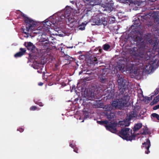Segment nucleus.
Segmentation results:
<instances>
[{
    "label": "nucleus",
    "mask_w": 159,
    "mask_h": 159,
    "mask_svg": "<svg viewBox=\"0 0 159 159\" xmlns=\"http://www.w3.org/2000/svg\"><path fill=\"white\" fill-rule=\"evenodd\" d=\"M131 42L132 44H135L137 47L126 48L124 51L126 55L120 58L121 60L125 62L126 70L130 72L134 66H138L140 64L143 65V61L140 60L139 57L144 58L145 60L148 59L150 57V52L142 42L141 37L136 36Z\"/></svg>",
    "instance_id": "obj_1"
},
{
    "label": "nucleus",
    "mask_w": 159,
    "mask_h": 159,
    "mask_svg": "<svg viewBox=\"0 0 159 159\" xmlns=\"http://www.w3.org/2000/svg\"><path fill=\"white\" fill-rule=\"evenodd\" d=\"M115 120H104L97 121L98 124L104 125L106 129L113 133L117 132V126L125 128L129 126L130 125L131 120H123L118 122L115 121Z\"/></svg>",
    "instance_id": "obj_2"
},
{
    "label": "nucleus",
    "mask_w": 159,
    "mask_h": 159,
    "mask_svg": "<svg viewBox=\"0 0 159 159\" xmlns=\"http://www.w3.org/2000/svg\"><path fill=\"white\" fill-rule=\"evenodd\" d=\"M21 16L24 19L25 23V28L21 27V30L23 33L28 36L29 33L30 34L35 30L37 23L32 19L27 17L23 13H21Z\"/></svg>",
    "instance_id": "obj_3"
},
{
    "label": "nucleus",
    "mask_w": 159,
    "mask_h": 159,
    "mask_svg": "<svg viewBox=\"0 0 159 159\" xmlns=\"http://www.w3.org/2000/svg\"><path fill=\"white\" fill-rule=\"evenodd\" d=\"M117 81L118 83L119 93L118 96L123 95L125 93H127L128 90V85L127 81L124 78L122 75L118 74L117 75Z\"/></svg>",
    "instance_id": "obj_4"
},
{
    "label": "nucleus",
    "mask_w": 159,
    "mask_h": 159,
    "mask_svg": "<svg viewBox=\"0 0 159 159\" xmlns=\"http://www.w3.org/2000/svg\"><path fill=\"white\" fill-rule=\"evenodd\" d=\"M119 135L127 141H131L135 139L136 134L132 133V129L129 128H123L118 133Z\"/></svg>",
    "instance_id": "obj_5"
},
{
    "label": "nucleus",
    "mask_w": 159,
    "mask_h": 159,
    "mask_svg": "<svg viewBox=\"0 0 159 159\" xmlns=\"http://www.w3.org/2000/svg\"><path fill=\"white\" fill-rule=\"evenodd\" d=\"M129 99V97L128 95L124 96L122 98L112 102L111 105L113 107H114L116 108L121 109L124 107L128 105V102Z\"/></svg>",
    "instance_id": "obj_6"
},
{
    "label": "nucleus",
    "mask_w": 159,
    "mask_h": 159,
    "mask_svg": "<svg viewBox=\"0 0 159 159\" xmlns=\"http://www.w3.org/2000/svg\"><path fill=\"white\" fill-rule=\"evenodd\" d=\"M103 108L104 110V114L107 116L108 119H111L114 118L115 114L111 111L113 108L111 104L106 105Z\"/></svg>",
    "instance_id": "obj_7"
},
{
    "label": "nucleus",
    "mask_w": 159,
    "mask_h": 159,
    "mask_svg": "<svg viewBox=\"0 0 159 159\" xmlns=\"http://www.w3.org/2000/svg\"><path fill=\"white\" fill-rule=\"evenodd\" d=\"M93 23L97 25H106L107 24V21L106 18L100 16H97L93 18Z\"/></svg>",
    "instance_id": "obj_8"
},
{
    "label": "nucleus",
    "mask_w": 159,
    "mask_h": 159,
    "mask_svg": "<svg viewBox=\"0 0 159 159\" xmlns=\"http://www.w3.org/2000/svg\"><path fill=\"white\" fill-rule=\"evenodd\" d=\"M150 55V58L147 60H145L144 58L139 57L140 60L143 61V65H142L140 64L139 66H144L143 67L144 68L146 71L148 72H149L150 70L152 71L153 69V67L152 65L148 63L149 62V60L151 57Z\"/></svg>",
    "instance_id": "obj_9"
},
{
    "label": "nucleus",
    "mask_w": 159,
    "mask_h": 159,
    "mask_svg": "<svg viewBox=\"0 0 159 159\" xmlns=\"http://www.w3.org/2000/svg\"><path fill=\"white\" fill-rule=\"evenodd\" d=\"M136 36H138L139 37H141V38H142V42H143L144 43V45H145V46L146 47H147V48L148 49V51L149 52H150V55H150V53H151V52H150L149 51V48L146 45V43L144 42V41H145L146 42H149V43H151V42H152V39H151V35H150V34H145L144 37H143V38H144V40H143V38H142L141 36H138V35H135V36H133V37L132 38L130 41V42H131V40H132L134 38H135ZM131 43V42H130Z\"/></svg>",
    "instance_id": "obj_10"
},
{
    "label": "nucleus",
    "mask_w": 159,
    "mask_h": 159,
    "mask_svg": "<svg viewBox=\"0 0 159 159\" xmlns=\"http://www.w3.org/2000/svg\"><path fill=\"white\" fill-rule=\"evenodd\" d=\"M87 98L86 99H88L89 100H94L96 99H98L100 96H98V94L94 93V92L92 91H89L87 92Z\"/></svg>",
    "instance_id": "obj_11"
},
{
    "label": "nucleus",
    "mask_w": 159,
    "mask_h": 159,
    "mask_svg": "<svg viewBox=\"0 0 159 159\" xmlns=\"http://www.w3.org/2000/svg\"><path fill=\"white\" fill-rule=\"evenodd\" d=\"M98 63L97 59L93 55L91 56L87 60L88 65L90 66H93Z\"/></svg>",
    "instance_id": "obj_12"
},
{
    "label": "nucleus",
    "mask_w": 159,
    "mask_h": 159,
    "mask_svg": "<svg viewBox=\"0 0 159 159\" xmlns=\"http://www.w3.org/2000/svg\"><path fill=\"white\" fill-rule=\"evenodd\" d=\"M143 147L146 149L147 150L145 151V153L148 154L150 152L149 148L151 146L150 142L149 139H148L146 140V141L142 144Z\"/></svg>",
    "instance_id": "obj_13"
},
{
    "label": "nucleus",
    "mask_w": 159,
    "mask_h": 159,
    "mask_svg": "<svg viewBox=\"0 0 159 159\" xmlns=\"http://www.w3.org/2000/svg\"><path fill=\"white\" fill-rule=\"evenodd\" d=\"M25 45L27 49L32 52H34L36 50V48L34 44L31 42H27V44L25 43Z\"/></svg>",
    "instance_id": "obj_14"
},
{
    "label": "nucleus",
    "mask_w": 159,
    "mask_h": 159,
    "mask_svg": "<svg viewBox=\"0 0 159 159\" xmlns=\"http://www.w3.org/2000/svg\"><path fill=\"white\" fill-rule=\"evenodd\" d=\"M106 92L105 95H107V97L109 98H114L115 96L114 92L113 90L111 88L110 89H105L104 90V92Z\"/></svg>",
    "instance_id": "obj_15"
},
{
    "label": "nucleus",
    "mask_w": 159,
    "mask_h": 159,
    "mask_svg": "<svg viewBox=\"0 0 159 159\" xmlns=\"http://www.w3.org/2000/svg\"><path fill=\"white\" fill-rule=\"evenodd\" d=\"M85 3L87 2V4L90 7H89L91 8L94 6L98 5L99 3V0H83Z\"/></svg>",
    "instance_id": "obj_16"
},
{
    "label": "nucleus",
    "mask_w": 159,
    "mask_h": 159,
    "mask_svg": "<svg viewBox=\"0 0 159 159\" xmlns=\"http://www.w3.org/2000/svg\"><path fill=\"white\" fill-rule=\"evenodd\" d=\"M26 51L25 48H20V51L14 55V57L16 58H17L21 57L25 54Z\"/></svg>",
    "instance_id": "obj_17"
},
{
    "label": "nucleus",
    "mask_w": 159,
    "mask_h": 159,
    "mask_svg": "<svg viewBox=\"0 0 159 159\" xmlns=\"http://www.w3.org/2000/svg\"><path fill=\"white\" fill-rule=\"evenodd\" d=\"M44 67L41 64H38V65H35L34 66V69H36L38 70L37 72L39 73H43V74H44V71L43 72V69Z\"/></svg>",
    "instance_id": "obj_18"
},
{
    "label": "nucleus",
    "mask_w": 159,
    "mask_h": 159,
    "mask_svg": "<svg viewBox=\"0 0 159 159\" xmlns=\"http://www.w3.org/2000/svg\"><path fill=\"white\" fill-rule=\"evenodd\" d=\"M92 107L94 108H102L103 107V104L101 100H96L95 103L93 105Z\"/></svg>",
    "instance_id": "obj_19"
},
{
    "label": "nucleus",
    "mask_w": 159,
    "mask_h": 159,
    "mask_svg": "<svg viewBox=\"0 0 159 159\" xmlns=\"http://www.w3.org/2000/svg\"><path fill=\"white\" fill-rule=\"evenodd\" d=\"M137 116V114L136 112L134 111L133 110L129 113V119H132L136 118Z\"/></svg>",
    "instance_id": "obj_20"
},
{
    "label": "nucleus",
    "mask_w": 159,
    "mask_h": 159,
    "mask_svg": "<svg viewBox=\"0 0 159 159\" xmlns=\"http://www.w3.org/2000/svg\"><path fill=\"white\" fill-rule=\"evenodd\" d=\"M141 134L142 135L149 134L151 132L147 126H144L143 130H141Z\"/></svg>",
    "instance_id": "obj_21"
},
{
    "label": "nucleus",
    "mask_w": 159,
    "mask_h": 159,
    "mask_svg": "<svg viewBox=\"0 0 159 159\" xmlns=\"http://www.w3.org/2000/svg\"><path fill=\"white\" fill-rule=\"evenodd\" d=\"M52 23V22L50 21L47 20H46L43 22L44 27L48 29H50Z\"/></svg>",
    "instance_id": "obj_22"
},
{
    "label": "nucleus",
    "mask_w": 159,
    "mask_h": 159,
    "mask_svg": "<svg viewBox=\"0 0 159 159\" xmlns=\"http://www.w3.org/2000/svg\"><path fill=\"white\" fill-rule=\"evenodd\" d=\"M142 126V124L141 123L135 124L133 128V131L134 133L136 131L138 130Z\"/></svg>",
    "instance_id": "obj_23"
},
{
    "label": "nucleus",
    "mask_w": 159,
    "mask_h": 159,
    "mask_svg": "<svg viewBox=\"0 0 159 159\" xmlns=\"http://www.w3.org/2000/svg\"><path fill=\"white\" fill-rule=\"evenodd\" d=\"M119 63L121 64V65H119L118 68L120 70H124L125 68V63L124 61L120 60H119Z\"/></svg>",
    "instance_id": "obj_24"
},
{
    "label": "nucleus",
    "mask_w": 159,
    "mask_h": 159,
    "mask_svg": "<svg viewBox=\"0 0 159 159\" xmlns=\"http://www.w3.org/2000/svg\"><path fill=\"white\" fill-rule=\"evenodd\" d=\"M71 10V8H66L65 9L64 14L65 15V16H67V17H69L70 15Z\"/></svg>",
    "instance_id": "obj_25"
},
{
    "label": "nucleus",
    "mask_w": 159,
    "mask_h": 159,
    "mask_svg": "<svg viewBox=\"0 0 159 159\" xmlns=\"http://www.w3.org/2000/svg\"><path fill=\"white\" fill-rule=\"evenodd\" d=\"M85 108L84 109L83 111V114L84 115V119H86L89 118V116L90 113L87 111L84 110Z\"/></svg>",
    "instance_id": "obj_26"
},
{
    "label": "nucleus",
    "mask_w": 159,
    "mask_h": 159,
    "mask_svg": "<svg viewBox=\"0 0 159 159\" xmlns=\"http://www.w3.org/2000/svg\"><path fill=\"white\" fill-rule=\"evenodd\" d=\"M140 25V23L139 20H136L134 21V22L133 23V25L132 26H133L135 28H137Z\"/></svg>",
    "instance_id": "obj_27"
},
{
    "label": "nucleus",
    "mask_w": 159,
    "mask_h": 159,
    "mask_svg": "<svg viewBox=\"0 0 159 159\" xmlns=\"http://www.w3.org/2000/svg\"><path fill=\"white\" fill-rule=\"evenodd\" d=\"M99 78L101 82L102 83H106L108 81L107 79L104 76H100Z\"/></svg>",
    "instance_id": "obj_28"
},
{
    "label": "nucleus",
    "mask_w": 159,
    "mask_h": 159,
    "mask_svg": "<svg viewBox=\"0 0 159 159\" xmlns=\"http://www.w3.org/2000/svg\"><path fill=\"white\" fill-rule=\"evenodd\" d=\"M108 18L110 23H113L115 22L116 19L114 17L108 16Z\"/></svg>",
    "instance_id": "obj_29"
},
{
    "label": "nucleus",
    "mask_w": 159,
    "mask_h": 159,
    "mask_svg": "<svg viewBox=\"0 0 159 159\" xmlns=\"http://www.w3.org/2000/svg\"><path fill=\"white\" fill-rule=\"evenodd\" d=\"M159 97L158 96H156V98H154L153 101L150 103V104L151 105H153L156 104L157 102L159 101V99H158L157 98Z\"/></svg>",
    "instance_id": "obj_30"
},
{
    "label": "nucleus",
    "mask_w": 159,
    "mask_h": 159,
    "mask_svg": "<svg viewBox=\"0 0 159 159\" xmlns=\"http://www.w3.org/2000/svg\"><path fill=\"white\" fill-rule=\"evenodd\" d=\"M159 97L158 96H156V98H154L153 101L150 103V104L151 105H153L156 104L157 102L159 101V99H158L157 98Z\"/></svg>",
    "instance_id": "obj_31"
},
{
    "label": "nucleus",
    "mask_w": 159,
    "mask_h": 159,
    "mask_svg": "<svg viewBox=\"0 0 159 159\" xmlns=\"http://www.w3.org/2000/svg\"><path fill=\"white\" fill-rule=\"evenodd\" d=\"M110 48L109 45L107 44H105L103 46V49L105 51H107Z\"/></svg>",
    "instance_id": "obj_32"
},
{
    "label": "nucleus",
    "mask_w": 159,
    "mask_h": 159,
    "mask_svg": "<svg viewBox=\"0 0 159 159\" xmlns=\"http://www.w3.org/2000/svg\"><path fill=\"white\" fill-rule=\"evenodd\" d=\"M86 24L83 23L82 25H80L79 27V29L80 30H84L85 29V26Z\"/></svg>",
    "instance_id": "obj_33"
},
{
    "label": "nucleus",
    "mask_w": 159,
    "mask_h": 159,
    "mask_svg": "<svg viewBox=\"0 0 159 159\" xmlns=\"http://www.w3.org/2000/svg\"><path fill=\"white\" fill-rule=\"evenodd\" d=\"M151 118L153 117L154 118H156L157 119H159V115L156 113H153L151 115Z\"/></svg>",
    "instance_id": "obj_34"
},
{
    "label": "nucleus",
    "mask_w": 159,
    "mask_h": 159,
    "mask_svg": "<svg viewBox=\"0 0 159 159\" xmlns=\"http://www.w3.org/2000/svg\"><path fill=\"white\" fill-rule=\"evenodd\" d=\"M128 1H129V3H130V4H129V5H130V4H134V5H138V6H139V2H136V1H133L132 0H130V1H129L128 0Z\"/></svg>",
    "instance_id": "obj_35"
},
{
    "label": "nucleus",
    "mask_w": 159,
    "mask_h": 159,
    "mask_svg": "<svg viewBox=\"0 0 159 159\" xmlns=\"http://www.w3.org/2000/svg\"><path fill=\"white\" fill-rule=\"evenodd\" d=\"M39 110V109H38V108L35 106H32L30 108V111H35L37 110Z\"/></svg>",
    "instance_id": "obj_36"
},
{
    "label": "nucleus",
    "mask_w": 159,
    "mask_h": 159,
    "mask_svg": "<svg viewBox=\"0 0 159 159\" xmlns=\"http://www.w3.org/2000/svg\"><path fill=\"white\" fill-rule=\"evenodd\" d=\"M34 102L35 104L39 105L40 106L42 107L43 105V103L39 101H34Z\"/></svg>",
    "instance_id": "obj_37"
},
{
    "label": "nucleus",
    "mask_w": 159,
    "mask_h": 159,
    "mask_svg": "<svg viewBox=\"0 0 159 159\" xmlns=\"http://www.w3.org/2000/svg\"><path fill=\"white\" fill-rule=\"evenodd\" d=\"M158 109H159V105L154 106L153 108V109L154 110H156Z\"/></svg>",
    "instance_id": "obj_38"
},
{
    "label": "nucleus",
    "mask_w": 159,
    "mask_h": 159,
    "mask_svg": "<svg viewBox=\"0 0 159 159\" xmlns=\"http://www.w3.org/2000/svg\"><path fill=\"white\" fill-rule=\"evenodd\" d=\"M86 11L87 12L86 13V14L87 15V16L89 15L90 14V13H92L91 11L90 10H88V9L86 10Z\"/></svg>",
    "instance_id": "obj_39"
},
{
    "label": "nucleus",
    "mask_w": 159,
    "mask_h": 159,
    "mask_svg": "<svg viewBox=\"0 0 159 159\" xmlns=\"http://www.w3.org/2000/svg\"><path fill=\"white\" fill-rule=\"evenodd\" d=\"M118 1H120V2H123L124 3H126V2H128L127 1H128V0H118Z\"/></svg>",
    "instance_id": "obj_40"
},
{
    "label": "nucleus",
    "mask_w": 159,
    "mask_h": 159,
    "mask_svg": "<svg viewBox=\"0 0 159 159\" xmlns=\"http://www.w3.org/2000/svg\"><path fill=\"white\" fill-rule=\"evenodd\" d=\"M17 131H19L20 133L23 132L24 129L22 128H19L17 129Z\"/></svg>",
    "instance_id": "obj_41"
},
{
    "label": "nucleus",
    "mask_w": 159,
    "mask_h": 159,
    "mask_svg": "<svg viewBox=\"0 0 159 159\" xmlns=\"http://www.w3.org/2000/svg\"><path fill=\"white\" fill-rule=\"evenodd\" d=\"M74 149V151L76 153H78V148L76 147H75L73 148Z\"/></svg>",
    "instance_id": "obj_42"
},
{
    "label": "nucleus",
    "mask_w": 159,
    "mask_h": 159,
    "mask_svg": "<svg viewBox=\"0 0 159 159\" xmlns=\"http://www.w3.org/2000/svg\"><path fill=\"white\" fill-rule=\"evenodd\" d=\"M159 92V91L157 89H156V90L154 91L155 94L154 95H157V94Z\"/></svg>",
    "instance_id": "obj_43"
},
{
    "label": "nucleus",
    "mask_w": 159,
    "mask_h": 159,
    "mask_svg": "<svg viewBox=\"0 0 159 159\" xmlns=\"http://www.w3.org/2000/svg\"><path fill=\"white\" fill-rule=\"evenodd\" d=\"M60 18L61 19H64L66 17H67V16H65V15H62L60 16Z\"/></svg>",
    "instance_id": "obj_44"
},
{
    "label": "nucleus",
    "mask_w": 159,
    "mask_h": 159,
    "mask_svg": "<svg viewBox=\"0 0 159 159\" xmlns=\"http://www.w3.org/2000/svg\"><path fill=\"white\" fill-rule=\"evenodd\" d=\"M70 146L72 148H74L75 146L73 145L72 143H70Z\"/></svg>",
    "instance_id": "obj_45"
},
{
    "label": "nucleus",
    "mask_w": 159,
    "mask_h": 159,
    "mask_svg": "<svg viewBox=\"0 0 159 159\" xmlns=\"http://www.w3.org/2000/svg\"><path fill=\"white\" fill-rule=\"evenodd\" d=\"M154 96V95H152L151 96V98H150V97H148V98L147 100H152L153 96Z\"/></svg>",
    "instance_id": "obj_46"
},
{
    "label": "nucleus",
    "mask_w": 159,
    "mask_h": 159,
    "mask_svg": "<svg viewBox=\"0 0 159 159\" xmlns=\"http://www.w3.org/2000/svg\"><path fill=\"white\" fill-rule=\"evenodd\" d=\"M43 84V83L41 82H39L38 83V85L39 86H42Z\"/></svg>",
    "instance_id": "obj_47"
},
{
    "label": "nucleus",
    "mask_w": 159,
    "mask_h": 159,
    "mask_svg": "<svg viewBox=\"0 0 159 159\" xmlns=\"http://www.w3.org/2000/svg\"><path fill=\"white\" fill-rule=\"evenodd\" d=\"M89 71H87V72L86 73V74H89V75H90L92 73L91 72V73H89Z\"/></svg>",
    "instance_id": "obj_48"
},
{
    "label": "nucleus",
    "mask_w": 159,
    "mask_h": 159,
    "mask_svg": "<svg viewBox=\"0 0 159 159\" xmlns=\"http://www.w3.org/2000/svg\"><path fill=\"white\" fill-rule=\"evenodd\" d=\"M68 20L69 21V22H70V23H72L73 22V20L71 21L70 20L69 18H68Z\"/></svg>",
    "instance_id": "obj_49"
},
{
    "label": "nucleus",
    "mask_w": 159,
    "mask_h": 159,
    "mask_svg": "<svg viewBox=\"0 0 159 159\" xmlns=\"http://www.w3.org/2000/svg\"><path fill=\"white\" fill-rule=\"evenodd\" d=\"M85 102H86V101H85V99H84L83 100V103H84V105L85 104Z\"/></svg>",
    "instance_id": "obj_50"
},
{
    "label": "nucleus",
    "mask_w": 159,
    "mask_h": 159,
    "mask_svg": "<svg viewBox=\"0 0 159 159\" xmlns=\"http://www.w3.org/2000/svg\"><path fill=\"white\" fill-rule=\"evenodd\" d=\"M157 22H159V19L158 18L157 19Z\"/></svg>",
    "instance_id": "obj_51"
},
{
    "label": "nucleus",
    "mask_w": 159,
    "mask_h": 159,
    "mask_svg": "<svg viewBox=\"0 0 159 159\" xmlns=\"http://www.w3.org/2000/svg\"><path fill=\"white\" fill-rule=\"evenodd\" d=\"M145 17V16H141V18H143V19H144Z\"/></svg>",
    "instance_id": "obj_52"
},
{
    "label": "nucleus",
    "mask_w": 159,
    "mask_h": 159,
    "mask_svg": "<svg viewBox=\"0 0 159 159\" xmlns=\"http://www.w3.org/2000/svg\"><path fill=\"white\" fill-rule=\"evenodd\" d=\"M87 79H88V80H90V79L89 78H87Z\"/></svg>",
    "instance_id": "obj_53"
},
{
    "label": "nucleus",
    "mask_w": 159,
    "mask_h": 159,
    "mask_svg": "<svg viewBox=\"0 0 159 159\" xmlns=\"http://www.w3.org/2000/svg\"><path fill=\"white\" fill-rule=\"evenodd\" d=\"M102 50L101 49H100V50H99V51L101 52V51H102Z\"/></svg>",
    "instance_id": "obj_54"
},
{
    "label": "nucleus",
    "mask_w": 159,
    "mask_h": 159,
    "mask_svg": "<svg viewBox=\"0 0 159 159\" xmlns=\"http://www.w3.org/2000/svg\"><path fill=\"white\" fill-rule=\"evenodd\" d=\"M158 96V97H158V98H158V100L159 99V95H158V96Z\"/></svg>",
    "instance_id": "obj_55"
},
{
    "label": "nucleus",
    "mask_w": 159,
    "mask_h": 159,
    "mask_svg": "<svg viewBox=\"0 0 159 159\" xmlns=\"http://www.w3.org/2000/svg\"><path fill=\"white\" fill-rule=\"evenodd\" d=\"M84 120H83V121H81L82 122H83L84 121Z\"/></svg>",
    "instance_id": "obj_56"
},
{
    "label": "nucleus",
    "mask_w": 159,
    "mask_h": 159,
    "mask_svg": "<svg viewBox=\"0 0 159 159\" xmlns=\"http://www.w3.org/2000/svg\"><path fill=\"white\" fill-rule=\"evenodd\" d=\"M81 119V117H80V118H79V120H80Z\"/></svg>",
    "instance_id": "obj_57"
},
{
    "label": "nucleus",
    "mask_w": 159,
    "mask_h": 159,
    "mask_svg": "<svg viewBox=\"0 0 159 159\" xmlns=\"http://www.w3.org/2000/svg\"><path fill=\"white\" fill-rule=\"evenodd\" d=\"M48 28H47V29H46V30H48Z\"/></svg>",
    "instance_id": "obj_58"
},
{
    "label": "nucleus",
    "mask_w": 159,
    "mask_h": 159,
    "mask_svg": "<svg viewBox=\"0 0 159 159\" xmlns=\"http://www.w3.org/2000/svg\"><path fill=\"white\" fill-rule=\"evenodd\" d=\"M48 28H47V29H46V30H48Z\"/></svg>",
    "instance_id": "obj_59"
},
{
    "label": "nucleus",
    "mask_w": 159,
    "mask_h": 159,
    "mask_svg": "<svg viewBox=\"0 0 159 159\" xmlns=\"http://www.w3.org/2000/svg\"><path fill=\"white\" fill-rule=\"evenodd\" d=\"M159 121H158V122H159Z\"/></svg>",
    "instance_id": "obj_60"
}]
</instances>
